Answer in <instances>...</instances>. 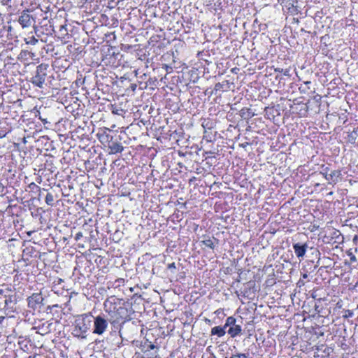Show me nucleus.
<instances>
[{
  "label": "nucleus",
  "mask_w": 358,
  "mask_h": 358,
  "mask_svg": "<svg viewBox=\"0 0 358 358\" xmlns=\"http://www.w3.org/2000/svg\"><path fill=\"white\" fill-rule=\"evenodd\" d=\"M48 66V64H41L36 67V74L31 79V83L34 85L40 88L43 87L47 76L46 71Z\"/></svg>",
  "instance_id": "1"
},
{
  "label": "nucleus",
  "mask_w": 358,
  "mask_h": 358,
  "mask_svg": "<svg viewBox=\"0 0 358 358\" xmlns=\"http://www.w3.org/2000/svg\"><path fill=\"white\" fill-rule=\"evenodd\" d=\"M92 315L90 314H83L76 317L75 320V325L85 332L86 334L90 330L92 324Z\"/></svg>",
  "instance_id": "2"
},
{
  "label": "nucleus",
  "mask_w": 358,
  "mask_h": 358,
  "mask_svg": "<svg viewBox=\"0 0 358 358\" xmlns=\"http://www.w3.org/2000/svg\"><path fill=\"white\" fill-rule=\"evenodd\" d=\"M18 22L23 29L33 26L35 33H36L37 27L34 25L35 18L30 15L29 10H24L20 13L18 18Z\"/></svg>",
  "instance_id": "3"
},
{
  "label": "nucleus",
  "mask_w": 358,
  "mask_h": 358,
  "mask_svg": "<svg viewBox=\"0 0 358 358\" xmlns=\"http://www.w3.org/2000/svg\"><path fill=\"white\" fill-rule=\"evenodd\" d=\"M93 333L98 335H102L108 327V320L101 315L94 317Z\"/></svg>",
  "instance_id": "4"
},
{
  "label": "nucleus",
  "mask_w": 358,
  "mask_h": 358,
  "mask_svg": "<svg viewBox=\"0 0 358 358\" xmlns=\"http://www.w3.org/2000/svg\"><path fill=\"white\" fill-rule=\"evenodd\" d=\"M307 248V244L300 245L299 243H295L293 245L294 252L298 258L303 257Z\"/></svg>",
  "instance_id": "5"
},
{
  "label": "nucleus",
  "mask_w": 358,
  "mask_h": 358,
  "mask_svg": "<svg viewBox=\"0 0 358 358\" xmlns=\"http://www.w3.org/2000/svg\"><path fill=\"white\" fill-rule=\"evenodd\" d=\"M341 173L340 171L335 170L333 171L330 174H328L326 173L325 179L329 182V183H334L336 184L338 182V178L341 176Z\"/></svg>",
  "instance_id": "6"
},
{
  "label": "nucleus",
  "mask_w": 358,
  "mask_h": 358,
  "mask_svg": "<svg viewBox=\"0 0 358 358\" xmlns=\"http://www.w3.org/2000/svg\"><path fill=\"white\" fill-rule=\"evenodd\" d=\"M108 149L110 150V154H116L122 152L124 150V147L120 142H113L108 145Z\"/></svg>",
  "instance_id": "7"
},
{
  "label": "nucleus",
  "mask_w": 358,
  "mask_h": 358,
  "mask_svg": "<svg viewBox=\"0 0 358 358\" xmlns=\"http://www.w3.org/2000/svg\"><path fill=\"white\" fill-rule=\"evenodd\" d=\"M241 332V327L238 324H235L229 327L228 329V334L231 336V337L234 338L236 336L239 335Z\"/></svg>",
  "instance_id": "8"
},
{
  "label": "nucleus",
  "mask_w": 358,
  "mask_h": 358,
  "mask_svg": "<svg viewBox=\"0 0 358 358\" xmlns=\"http://www.w3.org/2000/svg\"><path fill=\"white\" fill-rule=\"evenodd\" d=\"M226 334V329L224 327L217 326L211 329V335H217L218 337H222Z\"/></svg>",
  "instance_id": "9"
},
{
  "label": "nucleus",
  "mask_w": 358,
  "mask_h": 358,
  "mask_svg": "<svg viewBox=\"0 0 358 358\" xmlns=\"http://www.w3.org/2000/svg\"><path fill=\"white\" fill-rule=\"evenodd\" d=\"M357 137V131L356 129H354L353 131L348 132L346 139L348 143L353 144L355 143Z\"/></svg>",
  "instance_id": "10"
},
{
  "label": "nucleus",
  "mask_w": 358,
  "mask_h": 358,
  "mask_svg": "<svg viewBox=\"0 0 358 358\" xmlns=\"http://www.w3.org/2000/svg\"><path fill=\"white\" fill-rule=\"evenodd\" d=\"M72 334L74 336L80 339H85L87 338V334L85 332L81 331V330H80V329L78 328L75 324Z\"/></svg>",
  "instance_id": "11"
},
{
  "label": "nucleus",
  "mask_w": 358,
  "mask_h": 358,
  "mask_svg": "<svg viewBox=\"0 0 358 358\" xmlns=\"http://www.w3.org/2000/svg\"><path fill=\"white\" fill-rule=\"evenodd\" d=\"M99 138L100 141H106L107 142L111 141L113 139V136H110L109 134H106V131H103L102 134H97Z\"/></svg>",
  "instance_id": "12"
},
{
  "label": "nucleus",
  "mask_w": 358,
  "mask_h": 358,
  "mask_svg": "<svg viewBox=\"0 0 358 358\" xmlns=\"http://www.w3.org/2000/svg\"><path fill=\"white\" fill-rule=\"evenodd\" d=\"M236 324V319L234 317H228L226 320V322L224 324V325L223 326L225 329H227V327H232V326H234Z\"/></svg>",
  "instance_id": "13"
},
{
  "label": "nucleus",
  "mask_w": 358,
  "mask_h": 358,
  "mask_svg": "<svg viewBox=\"0 0 358 358\" xmlns=\"http://www.w3.org/2000/svg\"><path fill=\"white\" fill-rule=\"evenodd\" d=\"M24 41L26 44L35 45L38 42V39L35 38L34 36H28L24 38Z\"/></svg>",
  "instance_id": "14"
},
{
  "label": "nucleus",
  "mask_w": 358,
  "mask_h": 358,
  "mask_svg": "<svg viewBox=\"0 0 358 358\" xmlns=\"http://www.w3.org/2000/svg\"><path fill=\"white\" fill-rule=\"evenodd\" d=\"M202 243L206 247H208L210 249H213L215 248L214 241L210 238L202 241Z\"/></svg>",
  "instance_id": "15"
},
{
  "label": "nucleus",
  "mask_w": 358,
  "mask_h": 358,
  "mask_svg": "<svg viewBox=\"0 0 358 358\" xmlns=\"http://www.w3.org/2000/svg\"><path fill=\"white\" fill-rule=\"evenodd\" d=\"M53 202H54V196H53V195L52 194H50V193H48L46 196H45V203L48 206H53Z\"/></svg>",
  "instance_id": "16"
},
{
  "label": "nucleus",
  "mask_w": 358,
  "mask_h": 358,
  "mask_svg": "<svg viewBox=\"0 0 358 358\" xmlns=\"http://www.w3.org/2000/svg\"><path fill=\"white\" fill-rule=\"evenodd\" d=\"M275 71L282 73L284 76H287V77H289L291 76L290 71L288 69H282L278 68V69H275Z\"/></svg>",
  "instance_id": "17"
},
{
  "label": "nucleus",
  "mask_w": 358,
  "mask_h": 358,
  "mask_svg": "<svg viewBox=\"0 0 358 358\" xmlns=\"http://www.w3.org/2000/svg\"><path fill=\"white\" fill-rule=\"evenodd\" d=\"M30 298L34 300L37 303H40L43 300V298L38 294H34Z\"/></svg>",
  "instance_id": "18"
},
{
  "label": "nucleus",
  "mask_w": 358,
  "mask_h": 358,
  "mask_svg": "<svg viewBox=\"0 0 358 358\" xmlns=\"http://www.w3.org/2000/svg\"><path fill=\"white\" fill-rule=\"evenodd\" d=\"M354 313L353 311L350 310H345V314L343 315V317L348 318V317H352L353 316Z\"/></svg>",
  "instance_id": "19"
},
{
  "label": "nucleus",
  "mask_w": 358,
  "mask_h": 358,
  "mask_svg": "<svg viewBox=\"0 0 358 358\" xmlns=\"http://www.w3.org/2000/svg\"><path fill=\"white\" fill-rule=\"evenodd\" d=\"M83 237V233L79 231L76 234V236H75V239L76 241H78L79 239H80L81 238Z\"/></svg>",
  "instance_id": "20"
},
{
  "label": "nucleus",
  "mask_w": 358,
  "mask_h": 358,
  "mask_svg": "<svg viewBox=\"0 0 358 358\" xmlns=\"http://www.w3.org/2000/svg\"><path fill=\"white\" fill-rule=\"evenodd\" d=\"M349 255L350 256V261L352 262H355L357 261V258L354 255L350 254Z\"/></svg>",
  "instance_id": "21"
},
{
  "label": "nucleus",
  "mask_w": 358,
  "mask_h": 358,
  "mask_svg": "<svg viewBox=\"0 0 358 358\" xmlns=\"http://www.w3.org/2000/svg\"><path fill=\"white\" fill-rule=\"evenodd\" d=\"M29 187L30 188H31V187H36V188H37V189H40V187H38V185H36L34 182H31V183L29 185Z\"/></svg>",
  "instance_id": "22"
},
{
  "label": "nucleus",
  "mask_w": 358,
  "mask_h": 358,
  "mask_svg": "<svg viewBox=\"0 0 358 358\" xmlns=\"http://www.w3.org/2000/svg\"><path fill=\"white\" fill-rule=\"evenodd\" d=\"M169 269L176 268V264L175 263H171L168 265Z\"/></svg>",
  "instance_id": "23"
},
{
  "label": "nucleus",
  "mask_w": 358,
  "mask_h": 358,
  "mask_svg": "<svg viewBox=\"0 0 358 358\" xmlns=\"http://www.w3.org/2000/svg\"><path fill=\"white\" fill-rule=\"evenodd\" d=\"M10 302H12V300H11V298H10V297H9V299H6L5 300V305H6V306H8V303H10Z\"/></svg>",
  "instance_id": "24"
},
{
  "label": "nucleus",
  "mask_w": 358,
  "mask_h": 358,
  "mask_svg": "<svg viewBox=\"0 0 358 358\" xmlns=\"http://www.w3.org/2000/svg\"><path fill=\"white\" fill-rule=\"evenodd\" d=\"M248 145H249V143L246 142L245 143L240 144V146L243 148H245Z\"/></svg>",
  "instance_id": "25"
},
{
  "label": "nucleus",
  "mask_w": 358,
  "mask_h": 358,
  "mask_svg": "<svg viewBox=\"0 0 358 358\" xmlns=\"http://www.w3.org/2000/svg\"><path fill=\"white\" fill-rule=\"evenodd\" d=\"M107 306H108V301H106L104 303V308H105V310L106 312H108Z\"/></svg>",
  "instance_id": "26"
},
{
  "label": "nucleus",
  "mask_w": 358,
  "mask_h": 358,
  "mask_svg": "<svg viewBox=\"0 0 358 358\" xmlns=\"http://www.w3.org/2000/svg\"><path fill=\"white\" fill-rule=\"evenodd\" d=\"M4 318H5V317H4L3 316H1V317H0V324H1V323L3 322V321Z\"/></svg>",
  "instance_id": "27"
},
{
  "label": "nucleus",
  "mask_w": 358,
  "mask_h": 358,
  "mask_svg": "<svg viewBox=\"0 0 358 358\" xmlns=\"http://www.w3.org/2000/svg\"><path fill=\"white\" fill-rule=\"evenodd\" d=\"M324 171H325L324 172H322V173L324 175V176L325 177L326 176V173H327V168H326Z\"/></svg>",
  "instance_id": "28"
},
{
  "label": "nucleus",
  "mask_w": 358,
  "mask_h": 358,
  "mask_svg": "<svg viewBox=\"0 0 358 358\" xmlns=\"http://www.w3.org/2000/svg\"><path fill=\"white\" fill-rule=\"evenodd\" d=\"M155 348V346L153 344H151V345H150V349H154Z\"/></svg>",
  "instance_id": "29"
},
{
  "label": "nucleus",
  "mask_w": 358,
  "mask_h": 358,
  "mask_svg": "<svg viewBox=\"0 0 358 358\" xmlns=\"http://www.w3.org/2000/svg\"><path fill=\"white\" fill-rule=\"evenodd\" d=\"M28 358H36V356L30 355V356L28 357Z\"/></svg>",
  "instance_id": "30"
},
{
  "label": "nucleus",
  "mask_w": 358,
  "mask_h": 358,
  "mask_svg": "<svg viewBox=\"0 0 358 358\" xmlns=\"http://www.w3.org/2000/svg\"><path fill=\"white\" fill-rule=\"evenodd\" d=\"M306 277H307L306 274L303 275V278H306Z\"/></svg>",
  "instance_id": "31"
},
{
  "label": "nucleus",
  "mask_w": 358,
  "mask_h": 358,
  "mask_svg": "<svg viewBox=\"0 0 358 358\" xmlns=\"http://www.w3.org/2000/svg\"><path fill=\"white\" fill-rule=\"evenodd\" d=\"M357 207H358V203H357Z\"/></svg>",
  "instance_id": "32"
}]
</instances>
